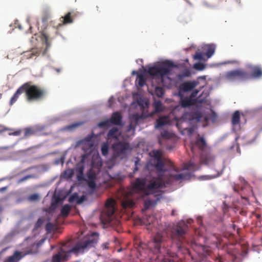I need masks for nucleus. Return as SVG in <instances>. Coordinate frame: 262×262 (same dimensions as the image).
Instances as JSON below:
<instances>
[{"mask_svg":"<svg viewBox=\"0 0 262 262\" xmlns=\"http://www.w3.org/2000/svg\"><path fill=\"white\" fill-rule=\"evenodd\" d=\"M153 220H154V217L149 216V219H147V224H150L151 223H152Z\"/></svg>","mask_w":262,"mask_h":262,"instance_id":"55","label":"nucleus"},{"mask_svg":"<svg viewBox=\"0 0 262 262\" xmlns=\"http://www.w3.org/2000/svg\"><path fill=\"white\" fill-rule=\"evenodd\" d=\"M190 72L188 70H186L184 72L183 76L188 77L190 76Z\"/></svg>","mask_w":262,"mask_h":262,"instance_id":"56","label":"nucleus"},{"mask_svg":"<svg viewBox=\"0 0 262 262\" xmlns=\"http://www.w3.org/2000/svg\"><path fill=\"white\" fill-rule=\"evenodd\" d=\"M122 118V117L120 113L117 112L113 114L110 120L111 123L113 124L120 125L121 124Z\"/></svg>","mask_w":262,"mask_h":262,"instance_id":"20","label":"nucleus"},{"mask_svg":"<svg viewBox=\"0 0 262 262\" xmlns=\"http://www.w3.org/2000/svg\"><path fill=\"white\" fill-rule=\"evenodd\" d=\"M84 170V167L83 165H78L76 167V171L77 173V178L78 181H82L84 180L83 173Z\"/></svg>","mask_w":262,"mask_h":262,"instance_id":"26","label":"nucleus"},{"mask_svg":"<svg viewBox=\"0 0 262 262\" xmlns=\"http://www.w3.org/2000/svg\"><path fill=\"white\" fill-rule=\"evenodd\" d=\"M135 205V202L130 199H125L122 202V206L124 209L131 208Z\"/></svg>","mask_w":262,"mask_h":262,"instance_id":"29","label":"nucleus"},{"mask_svg":"<svg viewBox=\"0 0 262 262\" xmlns=\"http://www.w3.org/2000/svg\"><path fill=\"white\" fill-rule=\"evenodd\" d=\"M73 14L72 12L67 13L64 16L60 18V23L58 25L57 27H60L63 25L71 24L73 22Z\"/></svg>","mask_w":262,"mask_h":262,"instance_id":"14","label":"nucleus"},{"mask_svg":"<svg viewBox=\"0 0 262 262\" xmlns=\"http://www.w3.org/2000/svg\"><path fill=\"white\" fill-rule=\"evenodd\" d=\"M120 134L121 133L119 132L118 128L116 127H113L108 131L107 134V138L108 140L112 139L118 140Z\"/></svg>","mask_w":262,"mask_h":262,"instance_id":"17","label":"nucleus"},{"mask_svg":"<svg viewBox=\"0 0 262 262\" xmlns=\"http://www.w3.org/2000/svg\"><path fill=\"white\" fill-rule=\"evenodd\" d=\"M33 178H34V176L33 175H31V174L28 175V176H26L22 178L20 180H19L18 182L20 183V182H22L23 181H26L29 179Z\"/></svg>","mask_w":262,"mask_h":262,"instance_id":"47","label":"nucleus"},{"mask_svg":"<svg viewBox=\"0 0 262 262\" xmlns=\"http://www.w3.org/2000/svg\"><path fill=\"white\" fill-rule=\"evenodd\" d=\"M214 160V157L210 154H202L201 157V161L205 165L212 164Z\"/></svg>","mask_w":262,"mask_h":262,"instance_id":"18","label":"nucleus"},{"mask_svg":"<svg viewBox=\"0 0 262 262\" xmlns=\"http://www.w3.org/2000/svg\"><path fill=\"white\" fill-rule=\"evenodd\" d=\"M24 85L26 98L28 101H39L43 99L47 91L44 88L32 84L31 82H26Z\"/></svg>","mask_w":262,"mask_h":262,"instance_id":"5","label":"nucleus"},{"mask_svg":"<svg viewBox=\"0 0 262 262\" xmlns=\"http://www.w3.org/2000/svg\"><path fill=\"white\" fill-rule=\"evenodd\" d=\"M6 189V187H3V188L0 189V191H2L3 190H5Z\"/></svg>","mask_w":262,"mask_h":262,"instance_id":"62","label":"nucleus"},{"mask_svg":"<svg viewBox=\"0 0 262 262\" xmlns=\"http://www.w3.org/2000/svg\"><path fill=\"white\" fill-rule=\"evenodd\" d=\"M195 144L199 149L202 150H203L206 146V143L203 137L198 138L195 141Z\"/></svg>","mask_w":262,"mask_h":262,"instance_id":"27","label":"nucleus"},{"mask_svg":"<svg viewBox=\"0 0 262 262\" xmlns=\"http://www.w3.org/2000/svg\"><path fill=\"white\" fill-rule=\"evenodd\" d=\"M165 261H167V262H174L173 259H170V258H167L166 259Z\"/></svg>","mask_w":262,"mask_h":262,"instance_id":"58","label":"nucleus"},{"mask_svg":"<svg viewBox=\"0 0 262 262\" xmlns=\"http://www.w3.org/2000/svg\"><path fill=\"white\" fill-rule=\"evenodd\" d=\"M215 238H216V240L215 241H214V243H215V244H216L217 246H218V245H221V238L217 237V236H215Z\"/></svg>","mask_w":262,"mask_h":262,"instance_id":"53","label":"nucleus"},{"mask_svg":"<svg viewBox=\"0 0 262 262\" xmlns=\"http://www.w3.org/2000/svg\"><path fill=\"white\" fill-rule=\"evenodd\" d=\"M184 168L187 170H195L196 165L194 162L190 161L185 164Z\"/></svg>","mask_w":262,"mask_h":262,"instance_id":"35","label":"nucleus"},{"mask_svg":"<svg viewBox=\"0 0 262 262\" xmlns=\"http://www.w3.org/2000/svg\"><path fill=\"white\" fill-rule=\"evenodd\" d=\"M206 56L208 58H210L214 53L215 46L213 44L207 45L206 47Z\"/></svg>","mask_w":262,"mask_h":262,"instance_id":"25","label":"nucleus"},{"mask_svg":"<svg viewBox=\"0 0 262 262\" xmlns=\"http://www.w3.org/2000/svg\"><path fill=\"white\" fill-rule=\"evenodd\" d=\"M225 77L226 79L230 81L237 80L236 70L227 72L225 75Z\"/></svg>","mask_w":262,"mask_h":262,"instance_id":"28","label":"nucleus"},{"mask_svg":"<svg viewBox=\"0 0 262 262\" xmlns=\"http://www.w3.org/2000/svg\"><path fill=\"white\" fill-rule=\"evenodd\" d=\"M163 236L158 233L155 236L153 240L149 244L150 250L155 254H161L164 249Z\"/></svg>","mask_w":262,"mask_h":262,"instance_id":"8","label":"nucleus"},{"mask_svg":"<svg viewBox=\"0 0 262 262\" xmlns=\"http://www.w3.org/2000/svg\"><path fill=\"white\" fill-rule=\"evenodd\" d=\"M23 93H25L24 85H21L15 92L13 96L11 97L9 104L12 105L18 99L19 96Z\"/></svg>","mask_w":262,"mask_h":262,"instance_id":"19","label":"nucleus"},{"mask_svg":"<svg viewBox=\"0 0 262 262\" xmlns=\"http://www.w3.org/2000/svg\"><path fill=\"white\" fill-rule=\"evenodd\" d=\"M102 166V162L100 158L93 159L91 168L87 172V177L89 180H95L97 175L100 171Z\"/></svg>","mask_w":262,"mask_h":262,"instance_id":"10","label":"nucleus"},{"mask_svg":"<svg viewBox=\"0 0 262 262\" xmlns=\"http://www.w3.org/2000/svg\"><path fill=\"white\" fill-rule=\"evenodd\" d=\"M42 38L44 39L45 43L48 47L50 46L49 40L51 38V35L48 31H43L42 33Z\"/></svg>","mask_w":262,"mask_h":262,"instance_id":"33","label":"nucleus"},{"mask_svg":"<svg viewBox=\"0 0 262 262\" xmlns=\"http://www.w3.org/2000/svg\"><path fill=\"white\" fill-rule=\"evenodd\" d=\"M240 123V113L239 111H235L232 117V124L233 125L239 124Z\"/></svg>","mask_w":262,"mask_h":262,"instance_id":"30","label":"nucleus"},{"mask_svg":"<svg viewBox=\"0 0 262 262\" xmlns=\"http://www.w3.org/2000/svg\"><path fill=\"white\" fill-rule=\"evenodd\" d=\"M163 177L147 176L144 178H138L132 184L133 190L140 194L142 198L150 195H154L156 200H146L144 202L145 210L148 209L152 206L157 204L159 200V195L157 193L160 189L166 187V182Z\"/></svg>","mask_w":262,"mask_h":262,"instance_id":"1","label":"nucleus"},{"mask_svg":"<svg viewBox=\"0 0 262 262\" xmlns=\"http://www.w3.org/2000/svg\"><path fill=\"white\" fill-rule=\"evenodd\" d=\"M97 239L90 237L88 239L77 243L75 246L69 249L66 246H63L58 253L53 256L52 262H61L68 260L71 257L72 253H78L83 252L85 249H89L94 247L97 243Z\"/></svg>","mask_w":262,"mask_h":262,"instance_id":"3","label":"nucleus"},{"mask_svg":"<svg viewBox=\"0 0 262 262\" xmlns=\"http://www.w3.org/2000/svg\"><path fill=\"white\" fill-rule=\"evenodd\" d=\"M168 123V118L166 116L160 117L156 120L155 128H158L163 127Z\"/></svg>","mask_w":262,"mask_h":262,"instance_id":"23","label":"nucleus"},{"mask_svg":"<svg viewBox=\"0 0 262 262\" xmlns=\"http://www.w3.org/2000/svg\"><path fill=\"white\" fill-rule=\"evenodd\" d=\"M21 132V130H18L13 133L10 134V135H13V136H19L20 135Z\"/></svg>","mask_w":262,"mask_h":262,"instance_id":"52","label":"nucleus"},{"mask_svg":"<svg viewBox=\"0 0 262 262\" xmlns=\"http://www.w3.org/2000/svg\"><path fill=\"white\" fill-rule=\"evenodd\" d=\"M203 100L200 99L199 98L196 99H191L190 97H184L181 98L180 100V104L182 107L186 108L195 105L196 103H203Z\"/></svg>","mask_w":262,"mask_h":262,"instance_id":"12","label":"nucleus"},{"mask_svg":"<svg viewBox=\"0 0 262 262\" xmlns=\"http://www.w3.org/2000/svg\"><path fill=\"white\" fill-rule=\"evenodd\" d=\"M3 210V208L1 206H0V212H2Z\"/></svg>","mask_w":262,"mask_h":262,"instance_id":"64","label":"nucleus"},{"mask_svg":"<svg viewBox=\"0 0 262 262\" xmlns=\"http://www.w3.org/2000/svg\"><path fill=\"white\" fill-rule=\"evenodd\" d=\"M115 204L116 202L113 199H109L106 201L100 215V219L103 223H110L113 219L116 210Z\"/></svg>","mask_w":262,"mask_h":262,"instance_id":"6","label":"nucleus"},{"mask_svg":"<svg viewBox=\"0 0 262 262\" xmlns=\"http://www.w3.org/2000/svg\"><path fill=\"white\" fill-rule=\"evenodd\" d=\"M162 105V104L161 103V102H156V104H155V109L156 110V111H159V107H161Z\"/></svg>","mask_w":262,"mask_h":262,"instance_id":"51","label":"nucleus"},{"mask_svg":"<svg viewBox=\"0 0 262 262\" xmlns=\"http://www.w3.org/2000/svg\"><path fill=\"white\" fill-rule=\"evenodd\" d=\"M71 210V206L69 205H64L61 209V215L63 217H67Z\"/></svg>","mask_w":262,"mask_h":262,"instance_id":"31","label":"nucleus"},{"mask_svg":"<svg viewBox=\"0 0 262 262\" xmlns=\"http://www.w3.org/2000/svg\"><path fill=\"white\" fill-rule=\"evenodd\" d=\"M53 228V225L51 223H48L46 225V229L48 232H50Z\"/></svg>","mask_w":262,"mask_h":262,"instance_id":"46","label":"nucleus"},{"mask_svg":"<svg viewBox=\"0 0 262 262\" xmlns=\"http://www.w3.org/2000/svg\"><path fill=\"white\" fill-rule=\"evenodd\" d=\"M140 160L139 158H136V160L135 161V167L134 168V172L135 173L139 169V167L140 165Z\"/></svg>","mask_w":262,"mask_h":262,"instance_id":"41","label":"nucleus"},{"mask_svg":"<svg viewBox=\"0 0 262 262\" xmlns=\"http://www.w3.org/2000/svg\"><path fill=\"white\" fill-rule=\"evenodd\" d=\"M171 214L172 216L175 215V210H172Z\"/></svg>","mask_w":262,"mask_h":262,"instance_id":"60","label":"nucleus"},{"mask_svg":"<svg viewBox=\"0 0 262 262\" xmlns=\"http://www.w3.org/2000/svg\"><path fill=\"white\" fill-rule=\"evenodd\" d=\"M204 66L203 64L201 63H198L195 64V68L196 69H199L200 70H202Z\"/></svg>","mask_w":262,"mask_h":262,"instance_id":"54","label":"nucleus"},{"mask_svg":"<svg viewBox=\"0 0 262 262\" xmlns=\"http://www.w3.org/2000/svg\"><path fill=\"white\" fill-rule=\"evenodd\" d=\"M101 152L103 156H106L108 152V146L107 144L104 143L101 146Z\"/></svg>","mask_w":262,"mask_h":262,"instance_id":"37","label":"nucleus"},{"mask_svg":"<svg viewBox=\"0 0 262 262\" xmlns=\"http://www.w3.org/2000/svg\"><path fill=\"white\" fill-rule=\"evenodd\" d=\"M152 154L155 158V167L159 172L165 173V176L159 175L158 177H164L166 184L171 183L172 180H182L186 179L189 177L188 174L177 173L179 170L171 161L165 160L164 162L162 159V152L160 150H154Z\"/></svg>","mask_w":262,"mask_h":262,"instance_id":"2","label":"nucleus"},{"mask_svg":"<svg viewBox=\"0 0 262 262\" xmlns=\"http://www.w3.org/2000/svg\"><path fill=\"white\" fill-rule=\"evenodd\" d=\"M199 78H201L202 79H205V76H204V77H200Z\"/></svg>","mask_w":262,"mask_h":262,"instance_id":"63","label":"nucleus"},{"mask_svg":"<svg viewBox=\"0 0 262 262\" xmlns=\"http://www.w3.org/2000/svg\"><path fill=\"white\" fill-rule=\"evenodd\" d=\"M74 175V170L72 169H68L66 170L63 174L62 177L66 179H69L72 178Z\"/></svg>","mask_w":262,"mask_h":262,"instance_id":"32","label":"nucleus"},{"mask_svg":"<svg viewBox=\"0 0 262 262\" xmlns=\"http://www.w3.org/2000/svg\"><path fill=\"white\" fill-rule=\"evenodd\" d=\"M216 118V115L215 114V113L212 111V114H211V115L210 117H206L205 118V121H208V120H211L212 121H214L215 120Z\"/></svg>","mask_w":262,"mask_h":262,"instance_id":"43","label":"nucleus"},{"mask_svg":"<svg viewBox=\"0 0 262 262\" xmlns=\"http://www.w3.org/2000/svg\"><path fill=\"white\" fill-rule=\"evenodd\" d=\"M232 227L235 230V228H236V225L235 224H232Z\"/></svg>","mask_w":262,"mask_h":262,"instance_id":"61","label":"nucleus"},{"mask_svg":"<svg viewBox=\"0 0 262 262\" xmlns=\"http://www.w3.org/2000/svg\"><path fill=\"white\" fill-rule=\"evenodd\" d=\"M164 93V91L162 88L157 86L155 88V94L158 97H162Z\"/></svg>","mask_w":262,"mask_h":262,"instance_id":"36","label":"nucleus"},{"mask_svg":"<svg viewBox=\"0 0 262 262\" xmlns=\"http://www.w3.org/2000/svg\"><path fill=\"white\" fill-rule=\"evenodd\" d=\"M129 148L130 145L127 142L120 141L113 144L112 148L114 150V156L115 158L120 157L122 159L126 156Z\"/></svg>","mask_w":262,"mask_h":262,"instance_id":"7","label":"nucleus"},{"mask_svg":"<svg viewBox=\"0 0 262 262\" xmlns=\"http://www.w3.org/2000/svg\"><path fill=\"white\" fill-rule=\"evenodd\" d=\"M161 136L164 139H170L171 137V135L167 130L162 132Z\"/></svg>","mask_w":262,"mask_h":262,"instance_id":"40","label":"nucleus"},{"mask_svg":"<svg viewBox=\"0 0 262 262\" xmlns=\"http://www.w3.org/2000/svg\"><path fill=\"white\" fill-rule=\"evenodd\" d=\"M175 67L173 63L166 60L153 67H149L147 73L158 81L159 84L164 85L166 80H169V76L172 68Z\"/></svg>","mask_w":262,"mask_h":262,"instance_id":"4","label":"nucleus"},{"mask_svg":"<svg viewBox=\"0 0 262 262\" xmlns=\"http://www.w3.org/2000/svg\"><path fill=\"white\" fill-rule=\"evenodd\" d=\"M41 52V50L38 48L32 49L31 51L24 53V56L27 59L31 58L34 56H38Z\"/></svg>","mask_w":262,"mask_h":262,"instance_id":"21","label":"nucleus"},{"mask_svg":"<svg viewBox=\"0 0 262 262\" xmlns=\"http://www.w3.org/2000/svg\"><path fill=\"white\" fill-rule=\"evenodd\" d=\"M24 138L35 135L39 129L37 127H27L24 129Z\"/></svg>","mask_w":262,"mask_h":262,"instance_id":"22","label":"nucleus"},{"mask_svg":"<svg viewBox=\"0 0 262 262\" xmlns=\"http://www.w3.org/2000/svg\"><path fill=\"white\" fill-rule=\"evenodd\" d=\"M43 220H42V219H39L37 220V222H36V224H35V227H36V228L39 227H40V226H41V225L43 224Z\"/></svg>","mask_w":262,"mask_h":262,"instance_id":"50","label":"nucleus"},{"mask_svg":"<svg viewBox=\"0 0 262 262\" xmlns=\"http://www.w3.org/2000/svg\"><path fill=\"white\" fill-rule=\"evenodd\" d=\"M137 80L138 81V84L139 86L142 87L146 83V79L142 74L138 75Z\"/></svg>","mask_w":262,"mask_h":262,"instance_id":"34","label":"nucleus"},{"mask_svg":"<svg viewBox=\"0 0 262 262\" xmlns=\"http://www.w3.org/2000/svg\"><path fill=\"white\" fill-rule=\"evenodd\" d=\"M199 84V82L195 80L186 81L180 84L179 89L180 91L188 92L192 91Z\"/></svg>","mask_w":262,"mask_h":262,"instance_id":"13","label":"nucleus"},{"mask_svg":"<svg viewBox=\"0 0 262 262\" xmlns=\"http://www.w3.org/2000/svg\"><path fill=\"white\" fill-rule=\"evenodd\" d=\"M73 196H70L69 198V202H72L73 201Z\"/></svg>","mask_w":262,"mask_h":262,"instance_id":"59","label":"nucleus"},{"mask_svg":"<svg viewBox=\"0 0 262 262\" xmlns=\"http://www.w3.org/2000/svg\"><path fill=\"white\" fill-rule=\"evenodd\" d=\"M199 92V91L198 90L193 91V92L191 93L189 97L191 98V99H195L194 98L197 96Z\"/></svg>","mask_w":262,"mask_h":262,"instance_id":"48","label":"nucleus"},{"mask_svg":"<svg viewBox=\"0 0 262 262\" xmlns=\"http://www.w3.org/2000/svg\"><path fill=\"white\" fill-rule=\"evenodd\" d=\"M88 184L89 187L92 189H94L96 187V184L94 181V180H89Z\"/></svg>","mask_w":262,"mask_h":262,"instance_id":"44","label":"nucleus"},{"mask_svg":"<svg viewBox=\"0 0 262 262\" xmlns=\"http://www.w3.org/2000/svg\"><path fill=\"white\" fill-rule=\"evenodd\" d=\"M188 116L190 120H194L198 122H200L203 118L202 113L199 110L191 112L189 113Z\"/></svg>","mask_w":262,"mask_h":262,"instance_id":"15","label":"nucleus"},{"mask_svg":"<svg viewBox=\"0 0 262 262\" xmlns=\"http://www.w3.org/2000/svg\"><path fill=\"white\" fill-rule=\"evenodd\" d=\"M249 79H259L262 77V68L260 66L249 65Z\"/></svg>","mask_w":262,"mask_h":262,"instance_id":"11","label":"nucleus"},{"mask_svg":"<svg viewBox=\"0 0 262 262\" xmlns=\"http://www.w3.org/2000/svg\"><path fill=\"white\" fill-rule=\"evenodd\" d=\"M110 243L105 242L101 245V248L103 250H107L109 248Z\"/></svg>","mask_w":262,"mask_h":262,"instance_id":"49","label":"nucleus"},{"mask_svg":"<svg viewBox=\"0 0 262 262\" xmlns=\"http://www.w3.org/2000/svg\"><path fill=\"white\" fill-rule=\"evenodd\" d=\"M110 122H111L110 120H105V121L100 122L99 123L98 125H99V126L101 127H107L110 125Z\"/></svg>","mask_w":262,"mask_h":262,"instance_id":"42","label":"nucleus"},{"mask_svg":"<svg viewBox=\"0 0 262 262\" xmlns=\"http://www.w3.org/2000/svg\"><path fill=\"white\" fill-rule=\"evenodd\" d=\"M23 257L21 253L16 251L13 255L9 257L8 259V262H17Z\"/></svg>","mask_w":262,"mask_h":262,"instance_id":"24","label":"nucleus"},{"mask_svg":"<svg viewBox=\"0 0 262 262\" xmlns=\"http://www.w3.org/2000/svg\"><path fill=\"white\" fill-rule=\"evenodd\" d=\"M237 80L245 81L249 79V72L242 69L236 70Z\"/></svg>","mask_w":262,"mask_h":262,"instance_id":"16","label":"nucleus"},{"mask_svg":"<svg viewBox=\"0 0 262 262\" xmlns=\"http://www.w3.org/2000/svg\"><path fill=\"white\" fill-rule=\"evenodd\" d=\"M29 200L31 201H35L39 199V195L37 194H33L28 198Z\"/></svg>","mask_w":262,"mask_h":262,"instance_id":"45","label":"nucleus"},{"mask_svg":"<svg viewBox=\"0 0 262 262\" xmlns=\"http://www.w3.org/2000/svg\"><path fill=\"white\" fill-rule=\"evenodd\" d=\"M220 176V174H217L216 176H213H213H205V177L207 178L206 179H206H211L214 178H215V177H216L217 176Z\"/></svg>","mask_w":262,"mask_h":262,"instance_id":"57","label":"nucleus"},{"mask_svg":"<svg viewBox=\"0 0 262 262\" xmlns=\"http://www.w3.org/2000/svg\"><path fill=\"white\" fill-rule=\"evenodd\" d=\"M193 58L195 60H202L203 59V54L202 52L197 51L193 55Z\"/></svg>","mask_w":262,"mask_h":262,"instance_id":"39","label":"nucleus"},{"mask_svg":"<svg viewBox=\"0 0 262 262\" xmlns=\"http://www.w3.org/2000/svg\"><path fill=\"white\" fill-rule=\"evenodd\" d=\"M187 228V226L184 222H179L172 232V238L177 239L179 243L182 242Z\"/></svg>","mask_w":262,"mask_h":262,"instance_id":"9","label":"nucleus"},{"mask_svg":"<svg viewBox=\"0 0 262 262\" xmlns=\"http://www.w3.org/2000/svg\"><path fill=\"white\" fill-rule=\"evenodd\" d=\"M81 124V123H74V124H71V125H68V126H66L64 127V130H73L74 128L79 126V125H80Z\"/></svg>","mask_w":262,"mask_h":262,"instance_id":"38","label":"nucleus"}]
</instances>
